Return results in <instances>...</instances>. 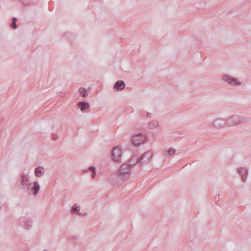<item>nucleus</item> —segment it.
<instances>
[{
	"mask_svg": "<svg viewBox=\"0 0 251 251\" xmlns=\"http://www.w3.org/2000/svg\"><path fill=\"white\" fill-rule=\"evenodd\" d=\"M32 221L31 220H28L25 222V225L24 227L26 229H29L32 227Z\"/></svg>",
	"mask_w": 251,
	"mask_h": 251,
	"instance_id": "obj_17",
	"label": "nucleus"
},
{
	"mask_svg": "<svg viewBox=\"0 0 251 251\" xmlns=\"http://www.w3.org/2000/svg\"><path fill=\"white\" fill-rule=\"evenodd\" d=\"M89 171H91L92 172H95V167H89Z\"/></svg>",
	"mask_w": 251,
	"mask_h": 251,
	"instance_id": "obj_21",
	"label": "nucleus"
},
{
	"mask_svg": "<svg viewBox=\"0 0 251 251\" xmlns=\"http://www.w3.org/2000/svg\"><path fill=\"white\" fill-rule=\"evenodd\" d=\"M78 92L80 93L81 96L83 97H85L87 96V91H86V89L83 88H80L78 89Z\"/></svg>",
	"mask_w": 251,
	"mask_h": 251,
	"instance_id": "obj_18",
	"label": "nucleus"
},
{
	"mask_svg": "<svg viewBox=\"0 0 251 251\" xmlns=\"http://www.w3.org/2000/svg\"><path fill=\"white\" fill-rule=\"evenodd\" d=\"M241 85V83L240 82H238V81L236 82V85L238 86V85Z\"/></svg>",
	"mask_w": 251,
	"mask_h": 251,
	"instance_id": "obj_24",
	"label": "nucleus"
},
{
	"mask_svg": "<svg viewBox=\"0 0 251 251\" xmlns=\"http://www.w3.org/2000/svg\"><path fill=\"white\" fill-rule=\"evenodd\" d=\"M151 157H152V152L151 151H148L142 154L141 156L138 157V159L140 161V165H143L149 163Z\"/></svg>",
	"mask_w": 251,
	"mask_h": 251,
	"instance_id": "obj_3",
	"label": "nucleus"
},
{
	"mask_svg": "<svg viewBox=\"0 0 251 251\" xmlns=\"http://www.w3.org/2000/svg\"><path fill=\"white\" fill-rule=\"evenodd\" d=\"M221 79L223 81L226 82L227 85H230L232 86H234L235 83V78L229 75H223L221 76Z\"/></svg>",
	"mask_w": 251,
	"mask_h": 251,
	"instance_id": "obj_6",
	"label": "nucleus"
},
{
	"mask_svg": "<svg viewBox=\"0 0 251 251\" xmlns=\"http://www.w3.org/2000/svg\"><path fill=\"white\" fill-rule=\"evenodd\" d=\"M48 251V250H45V251Z\"/></svg>",
	"mask_w": 251,
	"mask_h": 251,
	"instance_id": "obj_26",
	"label": "nucleus"
},
{
	"mask_svg": "<svg viewBox=\"0 0 251 251\" xmlns=\"http://www.w3.org/2000/svg\"><path fill=\"white\" fill-rule=\"evenodd\" d=\"M213 124H214V126L217 128H221L224 126H226V123L224 122V121L221 119H216V120L214 121Z\"/></svg>",
	"mask_w": 251,
	"mask_h": 251,
	"instance_id": "obj_10",
	"label": "nucleus"
},
{
	"mask_svg": "<svg viewBox=\"0 0 251 251\" xmlns=\"http://www.w3.org/2000/svg\"><path fill=\"white\" fill-rule=\"evenodd\" d=\"M125 88V83L122 80H119L114 84V89L116 91H122Z\"/></svg>",
	"mask_w": 251,
	"mask_h": 251,
	"instance_id": "obj_9",
	"label": "nucleus"
},
{
	"mask_svg": "<svg viewBox=\"0 0 251 251\" xmlns=\"http://www.w3.org/2000/svg\"><path fill=\"white\" fill-rule=\"evenodd\" d=\"M146 140V137L142 133H139L133 135L132 138V142H133V145L137 147L145 142Z\"/></svg>",
	"mask_w": 251,
	"mask_h": 251,
	"instance_id": "obj_5",
	"label": "nucleus"
},
{
	"mask_svg": "<svg viewBox=\"0 0 251 251\" xmlns=\"http://www.w3.org/2000/svg\"><path fill=\"white\" fill-rule=\"evenodd\" d=\"M137 164H140V161L137 159V156L133 155V156L131 157L130 160H129V163L127 164L129 166H134Z\"/></svg>",
	"mask_w": 251,
	"mask_h": 251,
	"instance_id": "obj_13",
	"label": "nucleus"
},
{
	"mask_svg": "<svg viewBox=\"0 0 251 251\" xmlns=\"http://www.w3.org/2000/svg\"><path fill=\"white\" fill-rule=\"evenodd\" d=\"M34 186L30 187L31 183L29 182V176L28 175L23 174L21 177V184L20 187L22 189H26L30 191L34 196H36L40 189L39 184L36 181L33 183Z\"/></svg>",
	"mask_w": 251,
	"mask_h": 251,
	"instance_id": "obj_1",
	"label": "nucleus"
},
{
	"mask_svg": "<svg viewBox=\"0 0 251 251\" xmlns=\"http://www.w3.org/2000/svg\"><path fill=\"white\" fill-rule=\"evenodd\" d=\"M44 173V168L42 166H39L34 170V175L37 177H40Z\"/></svg>",
	"mask_w": 251,
	"mask_h": 251,
	"instance_id": "obj_11",
	"label": "nucleus"
},
{
	"mask_svg": "<svg viewBox=\"0 0 251 251\" xmlns=\"http://www.w3.org/2000/svg\"><path fill=\"white\" fill-rule=\"evenodd\" d=\"M78 108H80L81 112L84 113L86 110H89L90 108V106L88 103L80 101L78 103Z\"/></svg>",
	"mask_w": 251,
	"mask_h": 251,
	"instance_id": "obj_8",
	"label": "nucleus"
},
{
	"mask_svg": "<svg viewBox=\"0 0 251 251\" xmlns=\"http://www.w3.org/2000/svg\"><path fill=\"white\" fill-rule=\"evenodd\" d=\"M133 167V166H129L126 163L122 165L121 167L118 171V174L112 175L110 176V181L112 183H116L117 181H114L115 178H118L122 181H126L130 176V168Z\"/></svg>",
	"mask_w": 251,
	"mask_h": 251,
	"instance_id": "obj_2",
	"label": "nucleus"
},
{
	"mask_svg": "<svg viewBox=\"0 0 251 251\" xmlns=\"http://www.w3.org/2000/svg\"><path fill=\"white\" fill-rule=\"evenodd\" d=\"M158 126V123L156 121H152L149 123V128L153 129L156 128Z\"/></svg>",
	"mask_w": 251,
	"mask_h": 251,
	"instance_id": "obj_16",
	"label": "nucleus"
},
{
	"mask_svg": "<svg viewBox=\"0 0 251 251\" xmlns=\"http://www.w3.org/2000/svg\"><path fill=\"white\" fill-rule=\"evenodd\" d=\"M112 158L117 163L121 162V157H122V151L119 146L116 147L112 150Z\"/></svg>",
	"mask_w": 251,
	"mask_h": 251,
	"instance_id": "obj_4",
	"label": "nucleus"
},
{
	"mask_svg": "<svg viewBox=\"0 0 251 251\" xmlns=\"http://www.w3.org/2000/svg\"><path fill=\"white\" fill-rule=\"evenodd\" d=\"M11 27L14 29L17 28V25H16V23L12 22Z\"/></svg>",
	"mask_w": 251,
	"mask_h": 251,
	"instance_id": "obj_20",
	"label": "nucleus"
},
{
	"mask_svg": "<svg viewBox=\"0 0 251 251\" xmlns=\"http://www.w3.org/2000/svg\"><path fill=\"white\" fill-rule=\"evenodd\" d=\"M247 121H248L247 118L240 116H237V118H236V124L237 125L245 124Z\"/></svg>",
	"mask_w": 251,
	"mask_h": 251,
	"instance_id": "obj_14",
	"label": "nucleus"
},
{
	"mask_svg": "<svg viewBox=\"0 0 251 251\" xmlns=\"http://www.w3.org/2000/svg\"><path fill=\"white\" fill-rule=\"evenodd\" d=\"M95 175H96V172H92V174H91L92 178H94Z\"/></svg>",
	"mask_w": 251,
	"mask_h": 251,
	"instance_id": "obj_22",
	"label": "nucleus"
},
{
	"mask_svg": "<svg viewBox=\"0 0 251 251\" xmlns=\"http://www.w3.org/2000/svg\"><path fill=\"white\" fill-rule=\"evenodd\" d=\"M80 210V207L77 206L76 204L73 205L72 209H71V213H74L76 211H78Z\"/></svg>",
	"mask_w": 251,
	"mask_h": 251,
	"instance_id": "obj_19",
	"label": "nucleus"
},
{
	"mask_svg": "<svg viewBox=\"0 0 251 251\" xmlns=\"http://www.w3.org/2000/svg\"><path fill=\"white\" fill-rule=\"evenodd\" d=\"M226 124V126H233L235 125V116L232 115L229 117L228 119H226V122L225 123Z\"/></svg>",
	"mask_w": 251,
	"mask_h": 251,
	"instance_id": "obj_15",
	"label": "nucleus"
},
{
	"mask_svg": "<svg viewBox=\"0 0 251 251\" xmlns=\"http://www.w3.org/2000/svg\"><path fill=\"white\" fill-rule=\"evenodd\" d=\"M17 22V19L15 17L12 19V23H16Z\"/></svg>",
	"mask_w": 251,
	"mask_h": 251,
	"instance_id": "obj_23",
	"label": "nucleus"
},
{
	"mask_svg": "<svg viewBox=\"0 0 251 251\" xmlns=\"http://www.w3.org/2000/svg\"><path fill=\"white\" fill-rule=\"evenodd\" d=\"M248 172L247 169L244 167H240L237 169V173L240 175L243 182H246Z\"/></svg>",
	"mask_w": 251,
	"mask_h": 251,
	"instance_id": "obj_7",
	"label": "nucleus"
},
{
	"mask_svg": "<svg viewBox=\"0 0 251 251\" xmlns=\"http://www.w3.org/2000/svg\"><path fill=\"white\" fill-rule=\"evenodd\" d=\"M175 152L176 150H175L174 148L171 147L167 150H164L162 154H163V157H166L168 155H174Z\"/></svg>",
	"mask_w": 251,
	"mask_h": 251,
	"instance_id": "obj_12",
	"label": "nucleus"
},
{
	"mask_svg": "<svg viewBox=\"0 0 251 251\" xmlns=\"http://www.w3.org/2000/svg\"><path fill=\"white\" fill-rule=\"evenodd\" d=\"M217 199H219V197L217 198L216 197H215V200H216Z\"/></svg>",
	"mask_w": 251,
	"mask_h": 251,
	"instance_id": "obj_25",
	"label": "nucleus"
}]
</instances>
